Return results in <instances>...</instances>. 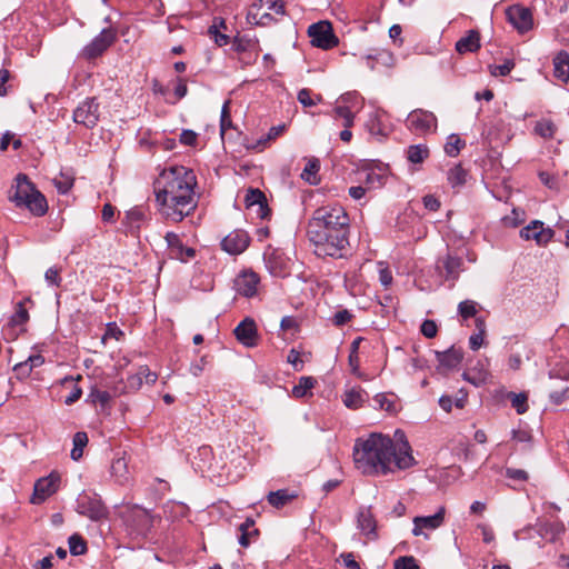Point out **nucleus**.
Masks as SVG:
<instances>
[{"instance_id": "30", "label": "nucleus", "mask_w": 569, "mask_h": 569, "mask_svg": "<svg viewBox=\"0 0 569 569\" xmlns=\"http://www.w3.org/2000/svg\"><path fill=\"white\" fill-rule=\"evenodd\" d=\"M240 537L239 543L242 547H248L253 538H256L259 533L258 529L254 528V521L248 518L239 527Z\"/></svg>"}, {"instance_id": "22", "label": "nucleus", "mask_w": 569, "mask_h": 569, "mask_svg": "<svg viewBox=\"0 0 569 569\" xmlns=\"http://www.w3.org/2000/svg\"><path fill=\"white\" fill-rule=\"evenodd\" d=\"M358 529L370 540L377 539V521L370 508H360L357 515Z\"/></svg>"}, {"instance_id": "62", "label": "nucleus", "mask_w": 569, "mask_h": 569, "mask_svg": "<svg viewBox=\"0 0 569 569\" xmlns=\"http://www.w3.org/2000/svg\"><path fill=\"white\" fill-rule=\"evenodd\" d=\"M139 376L144 380L148 385H153L157 381V373L152 372L148 367L142 366L138 370Z\"/></svg>"}, {"instance_id": "24", "label": "nucleus", "mask_w": 569, "mask_h": 569, "mask_svg": "<svg viewBox=\"0 0 569 569\" xmlns=\"http://www.w3.org/2000/svg\"><path fill=\"white\" fill-rule=\"evenodd\" d=\"M362 181L367 184L368 189L381 188L386 183L387 168L377 166L375 168H365L360 171Z\"/></svg>"}, {"instance_id": "11", "label": "nucleus", "mask_w": 569, "mask_h": 569, "mask_svg": "<svg viewBox=\"0 0 569 569\" xmlns=\"http://www.w3.org/2000/svg\"><path fill=\"white\" fill-rule=\"evenodd\" d=\"M506 17L520 33L529 31L533 26L531 11L521 4H513L507 8Z\"/></svg>"}, {"instance_id": "36", "label": "nucleus", "mask_w": 569, "mask_h": 569, "mask_svg": "<svg viewBox=\"0 0 569 569\" xmlns=\"http://www.w3.org/2000/svg\"><path fill=\"white\" fill-rule=\"evenodd\" d=\"M128 461L124 457L116 458L111 463V475L114 479L123 483L128 480Z\"/></svg>"}, {"instance_id": "3", "label": "nucleus", "mask_w": 569, "mask_h": 569, "mask_svg": "<svg viewBox=\"0 0 569 569\" xmlns=\"http://www.w3.org/2000/svg\"><path fill=\"white\" fill-rule=\"evenodd\" d=\"M196 174L183 166L166 168L154 183L156 196H188L196 194Z\"/></svg>"}, {"instance_id": "23", "label": "nucleus", "mask_w": 569, "mask_h": 569, "mask_svg": "<svg viewBox=\"0 0 569 569\" xmlns=\"http://www.w3.org/2000/svg\"><path fill=\"white\" fill-rule=\"evenodd\" d=\"M537 533L547 541H557L566 531V527L561 521H538L536 523Z\"/></svg>"}, {"instance_id": "6", "label": "nucleus", "mask_w": 569, "mask_h": 569, "mask_svg": "<svg viewBox=\"0 0 569 569\" xmlns=\"http://www.w3.org/2000/svg\"><path fill=\"white\" fill-rule=\"evenodd\" d=\"M76 510L79 515L92 521H100L108 517V508L97 493L81 492L77 498Z\"/></svg>"}, {"instance_id": "9", "label": "nucleus", "mask_w": 569, "mask_h": 569, "mask_svg": "<svg viewBox=\"0 0 569 569\" xmlns=\"http://www.w3.org/2000/svg\"><path fill=\"white\" fill-rule=\"evenodd\" d=\"M445 516L446 508L441 506L435 515L415 517L412 520V535L416 537L423 536L426 539H429L427 531H433L441 527L445 522Z\"/></svg>"}, {"instance_id": "55", "label": "nucleus", "mask_w": 569, "mask_h": 569, "mask_svg": "<svg viewBox=\"0 0 569 569\" xmlns=\"http://www.w3.org/2000/svg\"><path fill=\"white\" fill-rule=\"evenodd\" d=\"M126 219L130 226L131 231L138 230L143 220V213L139 210H131L127 212Z\"/></svg>"}, {"instance_id": "10", "label": "nucleus", "mask_w": 569, "mask_h": 569, "mask_svg": "<svg viewBox=\"0 0 569 569\" xmlns=\"http://www.w3.org/2000/svg\"><path fill=\"white\" fill-rule=\"evenodd\" d=\"M99 120V103L94 98H88L73 111V121L86 128H93Z\"/></svg>"}, {"instance_id": "49", "label": "nucleus", "mask_w": 569, "mask_h": 569, "mask_svg": "<svg viewBox=\"0 0 569 569\" xmlns=\"http://www.w3.org/2000/svg\"><path fill=\"white\" fill-rule=\"evenodd\" d=\"M229 106H230V101H226L221 109V117H220L221 136H223L228 129L232 128V120H231Z\"/></svg>"}, {"instance_id": "50", "label": "nucleus", "mask_w": 569, "mask_h": 569, "mask_svg": "<svg viewBox=\"0 0 569 569\" xmlns=\"http://www.w3.org/2000/svg\"><path fill=\"white\" fill-rule=\"evenodd\" d=\"M511 405L516 409L517 413L522 415L528 410L527 396L525 393H511Z\"/></svg>"}, {"instance_id": "2", "label": "nucleus", "mask_w": 569, "mask_h": 569, "mask_svg": "<svg viewBox=\"0 0 569 569\" xmlns=\"http://www.w3.org/2000/svg\"><path fill=\"white\" fill-rule=\"evenodd\" d=\"M307 236L318 257H345L349 247L346 210L338 204L318 208L308 222Z\"/></svg>"}, {"instance_id": "16", "label": "nucleus", "mask_w": 569, "mask_h": 569, "mask_svg": "<svg viewBox=\"0 0 569 569\" xmlns=\"http://www.w3.org/2000/svg\"><path fill=\"white\" fill-rule=\"evenodd\" d=\"M520 237L526 240H535L537 244L542 246L552 239L553 230L545 228L543 222L533 220L520 230Z\"/></svg>"}, {"instance_id": "4", "label": "nucleus", "mask_w": 569, "mask_h": 569, "mask_svg": "<svg viewBox=\"0 0 569 569\" xmlns=\"http://www.w3.org/2000/svg\"><path fill=\"white\" fill-rule=\"evenodd\" d=\"M14 192L9 197L17 207L27 208L32 214L41 217L48 210L46 198L36 189L26 174H18Z\"/></svg>"}, {"instance_id": "57", "label": "nucleus", "mask_w": 569, "mask_h": 569, "mask_svg": "<svg viewBox=\"0 0 569 569\" xmlns=\"http://www.w3.org/2000/svg\"><path fill=\"white\" fill-rule=\"evenodd\" d=\"M420 330L426 338H433L437 335L438 327L433 320L427 319L422 322Z\"/></svg>"}, {"instance_id": "31", "label": "nucleus", "mask_w": 569, "mask_h": 569, "mask_svg": "<svg viewBox=\"0 0 569 569\" xmlns=\"http://www.w3.org/2000/svg\"><path fill=\"white\" fill-rule=\"evenodd\" d=\"M476 329L477 331L469 338V346L471 350H478L485 342L486 320L483 317L476 318Z\"/></svg>"}, {"instance_id": "63", "label": "nucleus", "mask_w": 569, "mask_h": 569, "mask_svg": "<svg viewBox=\"0 0 569 569\" xmlns=\"http://www.w3.org/2000/svg\"><path fill=\"white\" fill-rule=\"evenodd\" d=\"M14 372L17 373V377L19 379H23V378H27L30 376L32 369L31 367L28 365V361H22V362H19L14 366L13 368Z\"/></svg>"}, {"instance_id": "14", "label": "nucleus", "mask_w": 569, "mask_h": 569, "mask_svg": "<svg viewBox=\"0 0 569 569\" xmlns=\"http://www.w3.org/2000/svg\"><path fill=\"white\" fill-rule=\"evenodd\" d=\"M259 283L260 278L256 272L242 271L236 277L233 288L238 295L252 298L258 293Z\"/></svg>"}, {"instance_id": "26", "label": "nucleus", "mask_w": 569, "mask_h": 569, "mask_svg": "<svg viewBox=\"0 0 569 569\" xmlns=\"http://www.w3.org/2000/svg\"><path fill=\"white\" fill-rule=\"evenodd\" d=\"M440 266L446 271V279L455 281L459 278L462 270V259L448 253L446 257L438 260V267Z\"/></svg>"}, {"instance_id": "40", "label": "nucleus", "mask_w": 569, "mask_h": 569, "mask_svg": "<svg viewBox=\"0 0 569 569\" xmlns=\"http://www.w3.org/2000/svg\"><path fill=\"white\" fill-rule=\"evenodd\" d=\"M88 443V436L86 432L79 431L73 436V448L71 450V458L78 461L83 455V448Z\"/></svg>"}, {"instance_id": "48", "label": "nucleus", "mask_w": 569, "mask_h": 569, "mask_svg": "<svg viewBox=\"0 0 569 569\" xmlns=\"http://www.w3.org/2000/svg\"><path fill=\"white\" fill-rule=\"evenodd\" d=\"M373 401L376 405L388 412H395L396 411V401L393 397H388L385 393H378L375 396Z\"/></svg>"}, {"instance_id": "33", "label": "nucleus", "mask_w": 569, "mask_h": 569, "mask_svg": "<svg viewBox=\"0 0 569 569\" xmlns=\"http://www.w3.org/2000/svg\"><path fill=\"white\" fill-rule=\"evenodd\" d=\"M320 170V161L317 158L308 159L301 178L310 184H317L319 182L318 172Z\"/></svg>"}, {"instance_id": "39", "label": "nucleus", "mask_w": 569, "mask_h": 569, "mask_svg": "<svg viewBox=\"0 0 569 569\" xmlns=\"http://www.w3.org/2000/svg\"><path fill=\"white\" fill-rule=\"evenodd\" d=\"M458 315L463 321L470 318H477L478 316V303L473 300H463L458 305Z\"/></svg>"}, {"instance_id": "56", "label": "nucleus", "mask_w": 569, "mask_h": 569, "mask_svg": "<svg viewBox=\"0 0 569 569\" xmlns=\"http://www.w3.org/2000/svg\"><path fill=\"white\" fill-rule=\"evenodd\" d=\"M44 279L49 284L59 287L61 283L60 270L56 267L49 268L44 273Z\"/></svg>"}, {"instance_id": "8", "label": "nucleus", "mask_w": 569, "mask_h": 569, "mask_svg": "<svg viewBox=\"0 0 569 569\" xmlns=\"http://www.w3.org/2000/svg\"><path fill=\"white\" fill-rule=\"evenodd\" d=\"M117 38L113 29L104 28L97 37L92 39L80 52V57L86 60H93L100 57L109 47L112 46Z\"/></svg>"}, {"instance_id": "53", "label": "nucleus", "mask_w": 569, "mask_h": 569, "mask_svg": "<svg viewBox=\"0 0 569 569\" xmlns=\"http://www.w3.org/2000/svg\"><path fill=\"white\" fill-rule=\"evenodd\" d=\"M379 267V281L383 286L385 289H388L392 283V273L391 270L385 266L383 262L378 263Z\"/></svg>"}, {"instance_id": "42", "label": "nucleus", "mask_w": 569, "mask_h": 569, "mask_svg": "<svg viewBox=\"0 0 569 569\" xmlns=\"http://www.w3.org/2000/svg\"><path fill=\"white\" fill-rule=\"evenodd\" d=\"M337 101L346 103L351 110L358 113L362 108V99L357 92H347L342 94Z\"/></svg>"}, {"instance_id": "29", "label": "nucleus", "mask_w": 569, "mask_h": 569, "mask_svg": "<svg viewBox=\"0 0 569 569\" xmlns=\"http://www.w3.org/2000/svg\"><path fill=\"white\" fill-rule=\"evenodd\" d=\"M555 77L567 82L569 80V53L561 51L553 59Z\"/></svg>"}, {"instance_id": "21", "label": "nucleus", "mask_w": 569, "mask_h": 569, "mask_svg": "<svg viewBox=\"0 0 569 569\" xmlns=\"http://www.w3.org/2000/svg\"><path fill=\"white\" fill-rule=\"evenodd\" d=\"M249 242L250 238L246 231L234 230L223 238L221 247L230 254H240L248 248Z\"/></svg>"}, {"instance_id": "5", "label": "nucleus", "mask_w": 569, "mask_h": 569, "mask_svg": "<svg viewBox=\"0 0 569 569\" xmlns=\"http://www.w3.org/2000/svg\"><path fill=\"white\" fill-rule=\"evenodd\" d=\"M161 216L172 222H180L193 213L198 206L196 194L188 196H156Z\"/></svg>"}, {"instance_id": "20", "label": "nucleus", "mask_w": 569, "mask_h": 569, "mask_svg": "<svg viewBox=\"0 0 569 569\" xmlns=\"http://www.w3.org/2000/svg\"><path fill=\"white\" fill-rule=\"evenodd\" d=\"M246 207L260 219H266L270 214L267 198L259 189H249L244 198Z\"/></svg>"}, {"instance_id": "34", "label": "nucleus", "mask_w": 569, "mask_h": 569, "mask_svg": "<svg viewBox=\"0 0 569 569\" xmlns=\"http://www.w3.org/2000/svg\"><path fill=\"white\" fill-rule=\"evenodd\" d=\"M429 153L427 144H413L407 149V159L413 164H420L429 157Z\"/></svg>"}, {"instance_id": "41", "label": "nucleus", "mask_w": 569, "mask_h": 569, "mask_svg": "<svg viewBox=\"0 0 569 569\" xmlns=\"http://www.w3.org/2000/svg\"><path fill=\"white\" fill-rule=\"evenodd\" d=\"M315 383L316 381L312 377H301L299 382L292 388V395L296 398H302L315 387Z\"/></svg>"}, {"instance_id": "45", "label": "nucleus", "mask_w": 569, "mask_h": 569, "mask_svg": "<svg viewBox=\"0 0 569 569\" xmlns=\"http://www.w3.org/2000/svg\"><path fill=\"white\" fill-rule=\"evenodd\" d=\"M368 66L373 69L375 68V64H373V60H376L378 63H381L386 67H392L393 66V56L390 51H387V50H381L379 52L376 53L375 57H371V56H368Z\"/></svg>"}, {"instance_id": "59", "label": "nucleus", "mask_w": 569, "mask_h": 569, "mask_svg": "<svg viewBox=\"0 0 569 569\" xmlns=\"http://www.w3.org/2000/svg\"><path fill=\"white\" fill-rule=\"evenodd\" d=\"M550 399L553 403L560 405L566 399H569V386L562 388L561 390H555L550 393Z\"/></svg>"}, {"instance_id": "54", "label": "nucleus", "mask_w": 569, "mask_h": 569, "mask_svg": "<svg viewBox=\"0 0 569 569\" xmlns=\"http://www.w3.org/2000/svg\"><path fill=\"white\" fill-rule=\"evenodd\" d=\"M395 569H419V566L413 557L405 556L395 560Z\"/></svg>"}, {"instance_id": "51", "label": "nucleus", "mask_w": 569, "mask_h": 569, "mask_svg": "<svg viewBox=\"0 0 569 569\" xmlns=\"http://www.w3.org/2000/svg\"><path fill=\"white\" fill-rule=\"evenodd\" d=\"M260 7L266 8L269 11L274 12L276 14L283 16L286 13L284 4L282 0H259Z\"/></svg>"}, {"instance_id": "64", "label": "nucleus", "mask_w": 569, "mask_h": 569, "mask_svg": "<svg viewBox=\"0 0 569 569\" xmlns=\"http://www.w3.org/2000/svg\"><path fill=\"white\" fill-rule=\"evenodd\" d=\"M198 134L192 130H183L180 134V142L186 146H194Z\"/></svg>"}, {"instance_id": "12", "label": "nucleus", "mask_w": 569, "mask_h": 569, "mask_svg": "<svg viewBox=\"0 0 569 569\" xmlns=\"http://www.w3.org/2000/svg\"><path fill=\"white\" fill-rule=\"evenodd\" d=\"M127 525L131 535L144 537L151 530L153 519L147 510L137 508L130 512Z\"/></svg>"}, {"instance_id": "32", "label": "nucleus", "mask_w": 569, "mask_h": 569, "mask_svg": "<svg viewBox=\"0 0 569 569\" xmlns=\"http://www.w3.org/2000/svg\"><path fill=\"white\" fill-rule=\"evenodd\" d=\"M296 497H297V495L291 493L289 490L280 489L277 491L269 492L267 499H268V502L272 507L279 509V508H282L283 506H286L288 502H290Z\"/></svg>"}, {"instance_id": "15", "label": "nucleus", "mask_w": 569, "mask_h": 569, "mask_svg": "<svg viewBox=\"0 0 569 569\" xmlns=\"http://www.w3.org/2000/svg\"><path fill=\"white\" fill-rule=\"evenodd\" d=\"M164 239L167 242L169 258L186 262L196 256V250L184 247L179 234L168 232Z\"/></svg>"}, {"instance_id": "46", "label": "nucleus", "mask_w": 569, "mask_h": 569, "mask_svg": "<svg viewBox=\"0 0 569 569\" xmlns=\"http://www.w3.org/2000/svg\"><path fill=\"white\" fill-rule=\"evenodd\" d=\"M31 302L30 298H27L24 301H20L17 303L16 311L12 316V322L14 325H23L29 320V313L27 308L24 307V302Z\"/></svg>"}, {"instance_id": "37", "label": "nucleus", "mask_w": 569, "mask_h": 569, "mask_svg": "<svg viewBox=\"0 0 569 569\" xmlns=\"http://www.w3.org/2000/svg\"><path fill=\"white\" fill-rule=\"evenodd\" d=\"M468 172L460 164L449 169L447 179L452 188H460L467 182Z\"/></svg>"}, {"instance_id": "47", "label": "nucleus", "mask_w": 569, "mask_h": 569, "mask_svg": "<svg viewBox=\"0 0 569 569\" xmlns=\"http://www.w3.org/2000/svg\"><path fill=\"white\" fill-rule=\"evenodd\" d=\"M53 183L60 193L66 194L73 186V178L70 174L60 173L53 179Z\"/></svg>"}, {"instance_id": "7", "label": "nucleus", "mask_w": 569, "mask_h": 569, "mask_svg": "<svg viewBox=\"0 0 569 569\" xmlns=\"http://www.w3.org/2000/svg\"><path fill=\"white\" fill-rule=\"evenodd\" d=\"M308 36L313 47L328 50L338 44V38L332 31L331 23L328 21H319L309 26Z\"/></svg>"}, {"instance_id": "52", "label": "nucleus", "mask_w": 569, "mask_h": 569, "mask_svg": "<svg viewBox=\"0 0 569 569\" xmlns=\"http://www.w3.org/2000/svg\"><path fill=\"white\" fill-rule=\"evenodd\" d=\"M89 397L93 403H100L102 407L107 406L111 399V395L108 391L98 388L92 389Z\"/></svg>"}, {"instance_id": "61", "label": "nucleus", "mask_w": 569, "mask_h": 569, "mask_svg": "<svg viewBox=\"0 0 569 569\" xmlns=\"http://www.w3.org/2000/svg\"><path fill=\"white\" fill-rule=\"evenodd\" d=\"M298 101L305 107H312L316 104V101L311 98V91L309 89H301L298 92Z\"/></svg>"}, {"instance_id": "27", "label": "nucleus", "mask_w": 569, "mask_h": 569, "mask_svg": "<svg viewBox=\"0 0 569 569\" xmlns=\"http://www.w3.org/2000/svg\"><path fill=\"white\" fill-rule=\"evenodd\" d=\"M480 48V36L476 30L468 31L467 36L456 43L459 53L475 52Z\"/></svg>"}, {"instance_id": "35", "label": "nucleus", "mask_w": 569, "mask_h": 569, "mask_svg": "<svg viewBox=\"0 0 569 569\" xmlns=\"http://www.w3.org/2000/svg\"><path fill=\"white\" fill-rule=\"evenodd\" d=\"M356 112L347 107L346 103H341L339 101L336 102L333 108V117L341 118L343 120L345 128H350L353 126Z\"/></svg>"}, {"instance_id": "17", "label": "nucleus", "mask_w": 569, "mask_h": 569, "mask_svg": "<svg viewBox=\"0 0 569 569\" xmlns=\"http://www.w3.org/2000/svg\"><path fill=\"white\" fill-rule=\"evenodd\" d=\"M237 340L244 347L252 348L258 345V329L252 318H244L233 330Z\"/></svg>"}, {"instance_id": "44", "label": "nucleus", "mask_w": 569, "mask_h": 569, "mask_svg": "<svg viewBox=\"0 0 569 569\" xmlns=\"http://www.w3.org/2000/svg\"><path fill=\"white\" fill-rule=\"evenodd\" d=\"M69 549L73 556H81L87 552V545L83 538L74 533L69 537Z\"/></svg>"}, {"instance_id": "58", "label": "nucleus", "mask_w": 569, "mask_h": 569, "mask_svg": "<svg viewBox=\"0 0 569 569\" xmlns=\"http://www.w3.org/2000/svg\"><path fill=\"white\" fill-rule=\"evenodd\" d=\"M462 377L468 382L475 386H480L486 382L488 373L486 371H480L476 376H473L471 372H465Z\"/></svg>"}, {"instance_id": "25", "label": "nucleus", "mask_w": 569, "mask_h": 569, "mask_svg": "<svg viewBox=\"0 0 569 569\" xmlns=\"http://www.w3.org/2000/svg\"><path fill=\"white\" fill-rule=\"evenodd\" d=\"M436 357L440 368L450 370L460 365L463 358V352L461 349L451 347L446 351H436Z\"/></svg>"}, {"instance_id": "38", "label": "nucleus", "mask_w": 569, "mask_h": 569, "mask_svg": "<svg viewBox=\"0 0 569 569\" xmlns=\"http://www.w3.org/2000/svg\"><path fill=\"white\" fill-rule=\"evenodd\" d=\"M556 130V124L548 119L537 121L533 128L535 133L545 139H551L555 136Z\"/></svg>"}, {"instance_id": "19", "label": "nucleus", "mask_w": 569, "mask_h": 569, "mask_svg": "<svg viewBox=\"0 0 569 569\" xmlns=\"http://www.w3.org/2000/svg\"><path fill=\"white\" fill-rule=\"evenodd\" d=\"M59 477L54 475H49L48 477L39 479L34 483L33 495L31 497V503L40 505L48 497L53 495L58 489Z\"/></svg>"}, {"instance_id": "1", "label": "nucleus", "mask_w": 569, "mask_h": 569, "mask_svg": "<svg viewBox=\"0 0 569 569\" xmlns=\"http://www.w3.org/2000/svg\"><path fill=\"white\" fill-rule=\"evenodd\" d=\"M396 441L389 436L373 432L367 438H358L353 446V462L356 468L366 476H387L397 470H405L416 460L412 449L400 430L395 432Z\"/></svg>"}, {"instance_id": "28", "label": "nucleus", "mask_w": 569, "mask_h": 569, "mask_svg": "<svg viewBox=\"0 0 569 569\" xmlns=\"http://www.w3.org/2000/svg\"><path fill=\"white\" fill-rule=\"evenodd\" d=\"M367 398V392L361 388H351L342 395L343 405L352 410L362 407Z\"/></svg>"}, {"instance_id": "13", "label": "nucleus", "mask_w": 569, "mask_h": 569, "mask_svg": "<svg viewBox=\"0 0 569 569\" xmlns=\"http://www.w3.org/2000/svg\"><path fill=\"white\" fill-rule=\"evenodd\" d=\"M407 123L410 130L419 133H426L436 129L437 118L432 112L419 109L409 113Z\"/></svg>"}, {"instance_id": "60", "label": "nucleus", "mask_w": 569, "mask_h": 569, "mask_svg": "<svg viewBox=\"0 0 569 569\" xmlns=\"http://www.w3.org/2000/svg\"><path fill=\"white\" fill-rule=\"evenodd\" d=\"M352 318V315L348 310H340L337 311L332 318L333 325L340 327L346 325L350 319Z\"/></svg>"}, {"instance_id": "43", "label": "nucleus", "mask_w": 569, "mask_h": 569, "mask_svg": "<svg viewBox=\"0 0 569 569\" xmlns=\"http://www.w3.org/2000/svg\"><path fill=\"white\" fill-rule=\"evenodd\" d=\"M465 146V141L458 134H450L445 144V151L449 157H456Z\"/></svg>"}, {"instance_id": "18", "label": "nucleus", "mask_w": 569, "mask_h": 569, "mask_svg": "<svg viewBox=\"0 0 569 569\" xmlns=\"http://www.w3.org/2000/svg\"><path fill=\"white\" fill-rule=\"evenodd\" d=\"M366 127L370 134L378 138H386L392 131V126L389 121V117L383 110H376L372 112L366 123Z\"/></svg>"}]
</instances>
